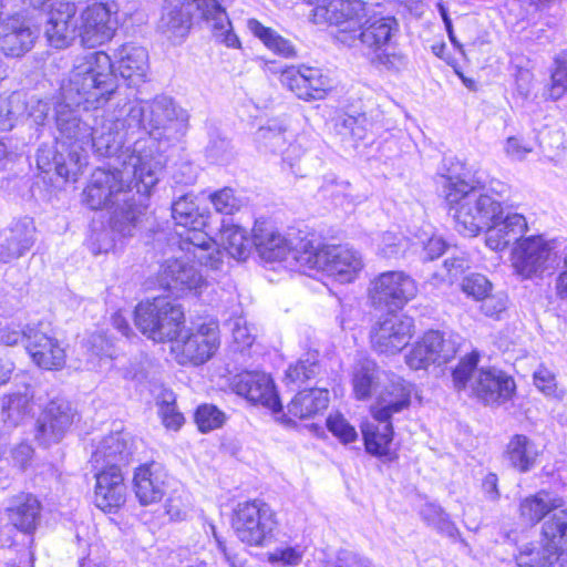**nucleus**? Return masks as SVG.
<instances>
[{
	"mask_svg": "<svg viewBox=\"0 0 567 567\" xmlns=\"http://www.w3.org/2000/svg\"><path fill=\"white\" fill-rule=\"evenodd\" d=\"M115 30L111 10L103 3H93L81 12L76 35L84 45L94 48L110 41Z\"/></svg>",
	"mask_w": 567,
	"mask_h": 567,
	"instance_id": "412c9836",
	"label": "nucleus"
},
{
	"mask_svg": "<svg viewBox=\"0 0 567 567\" xmlns=\"http://www.w3.org/2000/svg\"><path fill=\"white\" fill-rule=\"evenodd\" d=\"M538 454L535 443L529 437L516 434L507 444L505 457L512 467L526 473L534 467Z\"/></svg>",
	"mask_w": 567,
	"mask_h": 567,
	"instance_id": "c9c22d12",
	"label": "nucleus"
},
{
	"mask_svg": "<svg viewBox=\"0 0 567 567\" xmlns=\"http://www.w3.org/2000/svg\"><path fill=\"white\" fill-rule=\"evenodd\" d=\"M328 430L343 443L354 442L358 437L355 429L340 414L327 419Z\"/></svg>",
	"mask_w": 567,
	"mask_h": 567,
	"instance_id": "bf43d9fd",
	"label": "nucleus"
},
{
	"mask_svg": "<svg viewBox=\"0 0 567 567\" xmlns=\"http://www.w3.org/2000/svg\"><path fill=\"white\" fill-rule=\"evenodd\" d=\"M564 506L565 501L563 497L554 492L542 489L520 502L519 513L522 519L534 525L544 519L550 512H555Z\"/></svg>",
	"mask_w": 567,
	"mask_h": 567,
	"instance_id": "2f4dec72",
	"label": "nucleus"
},
{
	"mask_svg": "<svg viewBox=\"0 0 567 567\" xmlns=\"http://www.w3.org/2000/svg\"><path fill=\"white\" fill-rule=\"evenodd\" d=\"M511 260L516 272L523 278L548 269L551 250H511Z\"/></svg>",
	"mask_w": 567,
	"mask_h": 567,
	"instance_id": "a19ab883",
	"label": "nucleus"
},
{
	"mask_svg": "<svg viewBox=\"0 0 567 567\" xmlns=\"http://www.w3.org/2000/svg\"><path fill=\"white\" fill-rule=\"evenodd\" d=\"M28 324H25L23 328L10 326L2 327L0 328V344L6 347H13L21 342L25 348Z\"/></svg>",
	"mask_w": 567,
	"mask_h": 567,
	"instance_id": "e2e57ef3",
	"label": "nucleus"
},
{
	"mask_svg": "<svg viewBox=\"0 0 567 567\" xmlns=\"http://www.w3.org/2000/svg\"><path fill=\"white\" fill-rule=\"evenodd\" d=\"M60 90L68 103L103 112L118 90L113 59L104 51L76 56Z\"/></svg>",
	"mask_w": 567,
	"mask_h": 567,
	"instance_id": "39448f33",
	"label": "nucleus"
},
{
	"mask_svg": "<svg viewBox=\"0 0 567 567\" xmlns=\"http://www.w3.org/2000/svg\"><path fill=\"white\" fill-rule=\"evenodd\" d=\"M306 153V137L303 135L293 136L288 141L278 153L281 155L282 164L288 165L291 173L299 174L298 163Z\"/></svg>",
	"mask_w": 567,
	"mask_h": 567,
	"instance_id": "864d4df0",
	"label": "nucleus"
},
{
	"mask_svg": "<svg viewBox=\"0 0 567 567\" xmlns=\"http://www.w3.org/2000/svg\"><path fill=\"white\" fill-rule=\"evenodd\" d=\"M213 241L218 248H246L248 235L243 227L224 221Z\"/></svg>",
	"mask_w": 567,
	"mask_h": 567,
	"instance_id": "3c124183",
	"label": "nucleus"
},
{
	"mask_svg": "<svg viewBox=\"0 0 567 567\" xmlns=\"http://www.w3.org/2000/svg\"><path fill=\"white\" fill-rule=\"evenodd\" d=\"M534 384L546 396H560L558 393L556 377L547 368L540 367L534 372Z\"/></svg>",
	"mask_w": 567,
	"mask_h": 567,
	"instance_id": "680f3d73",
	"label": "nucleus"
},
{
	"mask_svg": "<svg viewBox=\"0 0 567 567\" xmlns=\"http://www.w3.org/2000/svg\"><path fill=\"white\" fill-rule=\"evenodd\" d=\"M134 441L131 435L117 431L103 437L91 456L93 468H110L122 471L134 456Z\"/></svg>",
	"mask_w": 567,
	"mask_h": 567,
	"instance_id": "aec40b11",
	"label": "nucleus"
},
{
	"mask_svg": "<svg viewBox=\"0 0 567 567\" xmlns=\"http://www.w3.org/2000/svg\"><path fill=\"white\" fill-rule=\"evenodd\" d=\"M326 567H377L371 559L349 549H340L334 556L328 557Z\"/></svg>",
	"mask_w": 567,
	"mask_h": 567,
	"instance_id": "6e6d98bb",
	"label": "nucleus"
},
{
	"mask_svg": "<svg viewBox=\"0 0 567 567\" xmlns=\"http://www.w3.org/2000/svg\"><path fill=\"white\" fill-rule=\"evenodd\" d=\"M542 542L561 557L567 554V508H559L545 518L542 525Z\"/></svg>",
	"mask_w": 567,
	"mask_h": 567,
	"instance_id": "4c0bfd02",
	"label": "nucleus"
},
{
	"mask_svg": "<svg viewBox=\"0 0 567 567\" xmlns=\"http://www.w3.org/2000/svg\"><path fill=\"white\" fill-rule=\"evenodd\" d=\"M303 551L298 547H278L268 553V561L272 565L297 566L301 563Z\"/></svg>",
	"mask_w": 567,
	"mask_h": 567,
	"instance_id": "052dcab7",
	"label": "nucleus"
},
{
	"mask_svg": "<svg viewBox=\"0 0 567 567\" xmlns=\"http://www.w3.org/2000/svg\"><path fill=\"white\" fill-rule=\"evenodd\" d=\"M158 281L163 288L176 296L186 292L199 296L208 287L202 272L182 258L167 259L161 266Z\"/></svg>",
	"mask_w": 567,
	"mask_h": 567,
	"instance_id": "f3484780",
	"label": "nucleus"
},
{
	"mask_svg": "<svg viewBox=\"0 0 567 567\" xmlns=\"http://www.w3.org/2000/svg\"><path fill=\"white\" fill-rule=\"evenodd\" d=\"M322 373V365L318 352H307L286 371L287 384H297L317 379Z\"/></svg>",
	"mask_w": 567,
	"mask_h": 567,
	"instance_id": "a18cd8bd",
	"label": "nucleus"
},
{
	"mask_svg": "<svg viewBox=\"0 0 567 567\" xmlns=\"http://www.w3.org/2000/svg\"><path fill=\"white\" fill-rule=\"evenodd\" d=\"M25 350L41 369L58 370L65 363V351L45 320L28 323Z\"/></svg>",
	"mask_w": 567,
	"mask_h": 567,
	"instance_id": "f8f14e48",
	"label": "nucleus"
},
{
	"mask_svg": "<svg viewBox=\"0 0 567 567\" xmlns=\"http://www.w3.org/2000/svg\"><path fill=\"white\" fill-rule=\"evenodd\" d=\"M255 248H338V245H317L301 237V230L290 228L281 234L274 224L256 220L252 229Z\"/></svg>",
	"mask_w": 567,
	"mask_h": 567,
	"instance_id": "393cba45",
	"label": "nucleus"
},
{
	"mask_svg": "<svg viewBox=\"0 0 567 567\" xmlns=\"http://www.w3.org/2000/svg\"><path fill=\"white\" fill-rule=\"evenodd\" d=\"M369 121L364 114L341 115L336 120L334 128L343 140L362 141L367 137Z\"/></svg>",
	"mask_w": 567,
	"mask_h": 567,
	"instance_id": "09e8293b",
	"label": "nucleus"
},
{
	"mask_svg": "<svg viewBox=\"0 0 567 567\" xmlns=\"http://www.w3.org/2000/svg\"><path fill=\"white\" fill-rule=\"evenodd\" d=\"M159 297L153 300L141 301L134 310V322L136 328L148 339L155 342H163V337H159L161 326L159 317L165 315L162 309Z\"/></svg>",
	"mask_w": 567,
	"mask_h": 567,
	"instance_id": "72a5a7b5",
	"label": "nucleus"
},
{
	"mask_svg": "<svg viewBox=\"0 0 567 567\" xmlns=\"http://www.w3.org/2000/svg\"><path fill=\"white\" fill-rule=\"evenodd\" d=\"M96 480L94 503L105 513H115L126 501V486L122 471L94 468Z\"/></svg>",
	"mask_w": 567,
	"mask_h": 567,
	"instance_id": "b1692460",
	"label": "nucleus"
},
{
	"mask_svg": "<svg viewBox=\"0 0 567 567\" xmlns=\"http://www.w3.org/2000/svg\"><path fill=\"white\" fill-rule=\"evenodd\" d=\"M412 318L396 312H388L371 331L373 349L385 354L400 352L406 347L412 337Z\"/></svg>",
	"mask_w": 567,
	"mask_h": 567,
	"instance_id": "dca6fc26",
	"label": "nucleus"
},
{
	"mask_svg": "<svg viewBox=\"0 0 567 567\" xmlns=\"http://www.w3.org/2000/svg\"><path fill=\"white\" fill-rule=\"evenodd\" d=\"M254 250H210L205 255H199L200 265L215 271L224 270V258L234 259L237 262L246 261Z\"/></svg>",
	"mask_w": 567,
	"mask_h": 567,
	"instance_id": "603ef678",
	"label": "nucleus"
},
{
	"mask_svg": "<svg viewBox=\"0 0 567 567\" xmlns=\"http://www.w3.org/2000/svg\"><path fill=\"white\" fill-rule=\"evenodd\" d=\"M172 217L176 229L169 238V248H209L203 231L208 213L199 209L193 195L181 196L173 203Z\"/></svg>",
	"mask_w": 567,
	"mask_h": 567,
	"instance_id": "6e6552de",
	"label": "nucleus"
},
{
	"mask_svg": "<svg viewBox=\"0 0 567 567\" xmlns=\"http://www.w3.org/2000/svg\"><path fill=\"white\" fill-rule=\"evenodd\" d=\"M444 178L445 200L454 210L457 230L464 236H476L486 228L487 248H551L556 245V240L546 239L543 235L524 237L527 229L525 217L511 214L502 219L501 199L471 185L461 174L449 173Z\"/></svg>",
	"mask_w": 567,
	"mask_h": 567,
	"instance_id": "f03ea898",
	"label": "nucleus"
},
{
	"mask_svg": "<svg viewBox=\"0 0 567 567\" xmlns=\"http://www.w3.org/2000/svg\"><path fill=\"white\" fill-rule=\"evenodd\" d=\"M75 417V411L65 399H52L37 420L35 440L42 446L59 443Z\"/></svg>",
	"mask_w": 567,
	"mask_h": 567,
	"instance_id": "4468645a",
	"label": "nucleus"
},
{
	"mask_svg": "<svg viewBox=\"0 0 567 567\" xmlns=\"http://www.w3.org/2000/svg\"><path fill=\"white\" fill-rule=\"evenodd\" d=\"M35 241V226L30 217L13 220L11 225L0 234V245L7 248H30Z\"/></svg>",
	"mask_w": 567,
	"mask_h": 567,
	"instance_id": "79ce46f5",
	"label": "nucleus"
},
{
	"mask_svg": "<svg viewBox=\"0 0 567 567\" xmlns=\"http://www.w3.org/2000/svg\"><path fill=\"white\" fill-rule=\"evenodd\" d=\"M92 110L68 103L60 97L55 104V123L60 143L66 147L68 157L62 152L54 156L55 172L66 182L78 179L87 164V151L102 157L114 158L118 166V154L124 142V133L118 121L111 114H92ZM99 113V112H95Z\"/></svg>",
	"mask_w": 567,
	"mask_h": 567,
	"instance_id": "7ed1b4c3",
	"label": "nucleus"
},
{
	"mask_svg": "<svg viewBox=\"0 0 567 567\" xmlns=\"http://www.w3.org/2000/svg\"><path fill=\"white\" fill-rule=\"evenodd\" d=\"M234 341L241 347H250L254 342V334L243 318H237L231 327Z\"/></svg>",
	"mask_w": 567,
	"mask_h": 567,
	"instance_id": "69168bd1",
	"label": "nucleus"
},
{
	"mask_svg": "<svg viewBox=\"0 0 567 567\" xmlns=\"http://www.w3.org/2000/svg\"><path fill=\"white\" fill-rule=\"evenodd\" d=\"M374 421L375 423L368 422L362 426L365 450L369 454L378 457L388 456L393 440L392 422L390 419L386 421Z\"/></svg>",
	"mask_w": 567,
	"mask_h": 567,
	"instance_id": "f704fd0d",
	"label": "nucleus"
},
{
	"mask_svg": "<svg viewBox=\"0 0 567 567\" xmlns=\"http://www.w3.org/2000/svg\"><path fill=\"white\" fill-rule=\"evenodd\" d=\"M167 474L161 464L152 462L140 465L133 477V491L142 506H148L162 501L166 494Z\"/></svg>",
	"mask_w": 567,
	"mask_h": 567,
	"instance_id": "a878e982",
	"label": "nucleus"
},
{
	"mask_svg": "<svg viewBox=\"0 0 567 567\" xmlns=\"http://www.w3.org/2000/svg\"><path fill=\"white\" fill-rule=\"evenodd\" d=\"M225 414L212 404L199 405L195 412V422L200 432H209L224 424Z\"/></svg>",
	"mask_w": 567,
	"mask_h": 567,
	"instance_id": "5fc2aeb1",
	"label": "nucleus"
},
{
	"mask_svg": "<svg viewBox=\"0 0 567 567\" xmlns=\"http://www.w3.org/2000/svg\"><path fill=\"white\" fill-rule=\"evenodd\" d=\"M79 24L75 2L60 1L49 12L44 33L52 47L64 48L76 37Z\"/></svg>",
	"mask_w": 567,
	"mask_h": 567,
	"instance_id": "5701e85b",
	"label": "nucleus"
},
{
	"mask_svg": "<svg viewBox=\"0 0 567 567\" xmlns=\"http://www.w3.org/2000/svg\"><path fill=\"white\" fill-rule=\"evenodd\" d=\"M309 3L315 6V22L333 25V38L340 44L367 51L373 64L388 70H399L404 64L401 54L388 52L398 31L395 18L375 12L363 0H309Z\"/></svg>",
	"mask_w": 567,
	"mask_h": 567,
	"instance_id": "20e7f679",
	"label": "nucleus"
},
{
	"mask_svg": "<svg viewBox=\"0 0 567 567\" xmlns=\"http://www.w3.org/2000/svg\"><path fill=\"white\" fill-rule=\"evenodd\" d=\"M196 9L200 12L213 32L214 39L231 49H240L241 42L235 33L226 10L218 0H195Z\"/></svg>",
	"mask_w": 567,
	"mask_h": 567,
	"instance_id": "cd10ccee",
	"label": "nucleus"
},
{
	"mask_svg": "<svg viewBox=\"0 0 567 567\" xmlns=\"http://www.w3.org/2000/svg\"><path fill=\"white\" fill-rule=\"evenodd\" d=\"M254 252H256L255 259L264 262L265 266L272 267L274 264L281 262L288 256L299 262H305V259L298 258L301 252H291L288 250H254Z\"/></svg>",
	"mask_w": 567,
	"mask_h": 567,
	"instance_id": "0e129e2a",
	"label": "nucleus"
},
{
	"mask_svg": "<svg viewBox=\"0 0 567 567\" xmlns=\"http://www.w3.org/2000/svg\"><path fill=\"white\" fill-rule=\"evenodd\" d=\"M492 284L488 279L481 274H471L466 276L462 281V290L475 300H482L489 293Z\"/></svg>",
	"mask_w": 567,
	"mask_h": 567,
	"instance_id": "13d9d810",
	"label": "nucleus"
},
{
	"mask_svg": "<svg viewBox=\"0 0 567 567\" xmlns=\"http://www.w3.org/2000/svg\"><path fill=\"white\" fill-rule=\"evenodd\" d=\"M188 118V113L166 95L133 103L125 118H115L124 133L120 167L95 169L84 189V202L91 209H112L113 227L124 236L133 235L158 182L163 165L154 155V141L178 138Z\"/></svg>",
	"mask_w": 567,
	"mask_h": 567,
	"instance_id": "f257e3e1",
	"label": "nucleus"
},
{
	"mask_svg": "<svg viewBox=\"0 0 567 567\" xmlns=\"http://www.w3.org/2000/svg\"><path fill=\"white\" fill-rule=\"evenodd\" d=\"M155 401L165 427L177 431L184 423V416L177 410L175 393L169 389L159 388L155 393Z\"/></svg>",
	"mask_w": 567,
	"mask_h": 567,
	"instance_id": "de8ad7c7",
	"label": "nucleus"
},
{
	"mask_svg": "<svg viewBox=\"0 0 567 567\" xmlns=\"http://www.w3.org/2000/svg\"><path fill=\"white\" fill-rule=\"evenodd\" d=\"M161 305L164 306L162 309L165 315L159 317L161 333L163 342L165 341H177L183 333L185 323V315L182 305L168 297L159 296Z\"/></svg>",
	"mask_w": 567,
	"mask_h": 567,
	"instance_id": "ea45409f",
	"label": "nucleus"
},
{
	"mask_svg": "<svg viewBox=\"0 0 567 567\" xmlns=\"http://www.w3.org/2000/svg\"><path fill=\"white\" fill-rule=\"evenodd\" d=\"M412 390L411 383L402 379L393 380L371 406L373 419L380 421L392 420L394 414L408 409L411 404Z\"/></svg>",
	"mask_w": 567,
	"mask_h": 567,
	"instance_id": "c85d7f7f",
	"label": "nucleus"
},
{
	"mask_svg": "<svg viewBox=\"0 0 567 567\" xmlns=\"http://www.w3.org/2000/svg\"><path fill=\"white\" fill-rule=\"evenodd\" d=\"M415 281L403 271H384L369 287V300L377 310L396 312L416 296Z\"/></svg>",
	"mask_w": 567,
	"mask_h": 567,
	"instance_id": "1a4fd4ad",
	"label": "nucleus"
},
{
	"mask_svg": "<svg viewBox=\"0 0 567 567\" xmlns=\"http://www.w3.org/2000/svg\"><path fill=\"white\" fill-rule=\"evenodd\" d=\"M233 386L238 395L244 396L252 404L266 406L274 414L281 413L278 420L286 426L290 427L296 424L289 415L282 413V404L269 374L259 371H244L234 377Z\"/></svg>",
	"mask_w": 567,
	"mask_h": 567,
	"instance_id": "9d476101",
	"label": "nucleus"
},
{
	"mask_svg": "<svg viewBox=\"0 0 567 567\" xmlns=\"http://www.w3.org/2000/svg\"><path fill=\"white\" fill-rule=\"evenodd\" d=\"M194 8H196L195 0H165L157 22V31L172 43H182L190 31Z\"/></svg>",
	"mask_w": 567,
	"mask_h": 567,
	"instance_id": "4be33fe9",
	"label": "nucleus"
},
{
	"mask_svg": "<svg viewBox=\"0 0 567 567\" xmlns=\"http://www.w3.org/2000/svg\"><path fill=\"white\" fill-rule=\"evenodd\" d=\"M293 135L288 132L287 126L279 121H269L256 132V142L259 150L278 154Z\"/></svg>",
	"mask_w": 567,
	"mask_h": 567,
	"instance_id": "37998d69",
	"label": "nucleus"
},
{
	"mask_svg": "<svg viewBox=\"0 0 567 567\" xmlns=\"http://www.w3.org/2000/svg\"><path fill=\"white\" fill-rule=\"evenodd\" d=\"M115 64L120 75L131 86L144 83L148 72L147 51L134 43H125L114 52Z\"/></svg>",
	"mask_w": 567,
	"mask_h": 567,
	"instance_id": "bb28decb",
	"label": "nucleus"
},
{
	"mask_svg": "<svg viewBox=\"0 0 567 567\" xmlns=\"http://www.w3.org/2000/svg\"><path fill=\"white\" fill-rule=\"evenodd\" d=\"M560 556L545 542L528 543L518 548L514 555L517 567H555Z\"/></svg>",
	"mask_w": 567,
	"mask_h": 567,
	"instance_id": "58836bf2",
	"label": "nucleus"
},
{
	"mask_svg": "<svg viewBox=\"0 0 567 567\" xmlns=\"http://www.w3.org/2000/svg\"><path fill=\"white\" fill-rule=\"evenodd\" d=\"M506 309V299L501 296L487 293L482 299L481 310L487 317H498Z\"/></svg>",
	"mask_w": 567,
	"mask_h": 567,
	"instance_id": "774afa93",
	"label": "nucleus"
},
{
	"mask_svg": "<svg viewBox=\"0 0 567 567\" xmlns=\"http://www.w3.org/2000/svg\"><path fill=\"white\" fill-rule=\"evenodd\" d=\"M301 252L298 258L305 259L310 269H318L334 278L340 284L353 281L363 268L359 250H290Z\"/></svg>",
	"mask_w": 567,
	"mask_h": 567,
	"instance_id": "9b49d317",
	"label": "nucleus"
},
{
	"mask_svg": "<svg viewBox=\"0 0 567 567\" xmlns=\"http://www.w3.org/2000/svg\"><path fill=\"white\" fill-rule=\"evenodd\" d=\"M247 29L272 53L285 58L291 59L297 56V50L293 43L280 35L276 30L265 27L257 19L250 18L247 20Z\"/></svg>",
	"mask_w": 567,
	"mask_h": 567,
	"instance_id": "e433bc0d",
	"label": "nucleus"
},
{
	"mask_svg": "<svg viewBox=\"0 0 567 567\" xmlns=\"http://www.w3.org/2000/svg\"><path fill=\"white\" fill-rule=\"evenodd\" d=\"M480 353L472 351L452 369V383L456 392H465L487 406H499L509 401L515 391L514 379L495 367L477 369Z\"/></svg>",
	"mask_w": 567,
	"mask_h": 567,
	"instance_id": "423d86ee",
	"label": "nucleus"
},
{
	"mask_svg": "<svg viewBox=\"0 0 567 567\" xmlns=\"http://www.w3.org/2000/svg\"><path fill=\"white\" fill-rule=\"evenodd\" d=\"M377 380V364L373 360L361 358L357 361L352 372L353 392L358 400H365L371 395Z\"/></svg>",
	"mask_w": 567,
	"mask_h": 567,
	"instance_id": "49530a36",
	"label": "nucleus"
},
{
	"mask_svg": "<svg viewBox=\"0 0 567 567\" xmlns=\"http://www.w3.org/2000/svg\"><path fill=\"white\" fill-rule=\"evenodd\" d=\"M209 200L216 212L231 215L240 208V200L235 196L234 190L225 187L209 195Z\"/></svg>",
	"mask_w": 567,
	"mask_h": 567,
	"instance_id": "4d7b16f0",
	"label": "nucleus"
},
{
	"mask_svg": "<svg viewBox=\"0 0 567 567\" xmlns=\"http://www.w3.org/2000/svg\"><path fill=\"white\" fill-rule=\"evenodd\" d=\"M179 338L181 340L177 339L175 342L183 358L194 365L203 364L219 347L218 324L214 321L204 322Z\"/></svg>",
	"mask_w": 567,
	"mask_h": 567,
	"instance_id": "6ab92c4d",
	"label": "nucleus"
},
{
	"mask_svg": "<svg viewBox=\"0 0 567 567\" xmlns=\"http://www.w3.org/2000/svg\"><path fill=\"white\" fill-rule=\"evenodd\" d=\"M567 93V52L563 51L554 58L550 83L547 96L553 101L561 99Z\"/></svg>",
	"mask_w": 567,
	"mask_h": 567,
	"instance_id": "8fccbe9b",
	"label": "nucleus"
},
{
	"mask_svg": "<svg viewBox=\"0 0 567 567\" xmlns=\"http://www.w3.org/2000/svg\"><path fill=\"white\" fill-rule=\"evenodd\" d=\"M279 81L303 101L322 100L331 90V80L323 70L309 65H290L281 70Z\"/></svg>",
	"mask_w": 567,
	"mask_h": 567,
	"instance_id": "ddd939ff",
	"label": "nucleus"
},
{
	"mask_svg": "<svg viewBox=\"0 0 567 567\" xmlns=\"http://www.w3.org/2000/svg\"><path fill=\"white\" fill-rule=\"evenodd\" d=\"M231 526L240 542L249 546L266 547L275 539L278 520L267 503L252 499L236 505Z\"/></svg>",
	"mask_w": 567,
	"mask_h": 567,
	"instance_id": "0eeeda50",
	"label": "nucleus"
},
{
	"mask_svg": "<svg viewBox=\"0 0 567 567\" xmlns=\"http://www.w3.org/2000/svg\"><path fill=\"white\" fill-rule=\"evenodd\" d=\"M532 150L529 144L515 136L508 137L505 144V153L513 161H523Z\"/></svg>",
	"mask_w": 567,
	"mask_h": 567,
	"instance_id": "338daca9",
	"label": "nucleus"
},
{
	"mask_svg": "<svg viewBox=\"0 0 567 567\" xmlns=\"http://www.w3.org/2000/svg\"><path fill=\"white\" fill-rule=\"evenodd\" d=\"M35 382L29 375H16L11 392L1 396V420L8 427L20 425L32 413Z\"/></svg>",
	"mask_w": 567,
	"mask_h": 567,
	"instance_id": "a211bd4d",
	"label": "nucleus"
},
{
	"mask_svg": "<svg viewBox=\"0 0 567 567\" xmlns=\"http://www.w3.org/2000/svg\"><path fill=\"white\" fill-rule=\"evenodd\" d=\"M9 511V518L19 530L33 533L41 519V503L32 494H20L16 496Z\"/></svg>",
	"mask_w": 567,
	"mask_h": 567,
	"instance_id": "7c9ffc66",
	"label": "nucleus"
},
{
	"mask_svg": "<svg viewBox=\"0 0 567 567\" xmlns=\"http://www.w3.org/2000/svg\"><path fill=\"white\" fill-rule=\"evenodd\" d=\"M422 520L439 534L456 540L461 537V533L455 524L451 520L450 515L435 503H425L420 509Z\"/></svg>",
	"mask_w": 567,
	"mask_h": 567,
	"instance_id": "c03bdc74",
	"label": "nucleus"
},
{
	"mask_svg": "<svg viewBox=\"0 0 567 567\" xmlns=\"http://www.w3.org/2000/svg\"><path fill=\"white\" fill-rule=\"evenodd\" d=\"M35 38V31L19 19H10L0 25V48L7 56L23 55L31 50Z\"/></svg>",
	"mask_w": 567,
	"mask_h": 567,
	"instance_id": "c756f323",
	"label": "nucleus"
},
{
	"mask_svg": "<svg viewBox=\"0 0 567 567\" xmlns=\"http://www.w3.org/2000/svg\"><path fill=\"white\" fill-rule=\"evenodd\" d=\"M457 352L456 341L444 333L431 330L406 354V364L413 370L427 369L430 364L449 362Z\"/></svg>",
	"mask_w": 567,
	"mask_h": 567,
	"instance_id": "2eb2a0df",
	"label": "nucleus"
},
{
	"mask_svg": "<svg viewBox=\"0 0 567 567\" xmlns=\"http://www.w3.org/2000/svg\"><path fill=\"white\" fill-rule=\"evenodd\" d=\"M329 392L324 388L299 391L288 403V414L299 419H310L328 408Z\"/></svg>",
	"mask_w": 567,
	"mask_h": 567,
	"instance_id": "473e14b6",
	"label": "nucleus"
}]
</instances>
